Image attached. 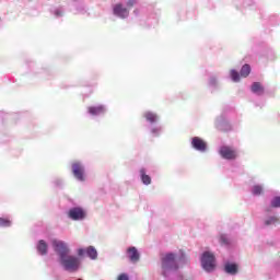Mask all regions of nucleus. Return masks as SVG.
Masks as SVG:
<instances>
[{"label":"nucleus","mask_w":280,"mask_h":280,"mask_svg":"<svg viewBox=\"0 0 280 280\" xmlns=\"http://www.w3.org/2000/svg\"><path fill=\"white\" fill-rule=\"evenodd\" d=\"M163 276L166 277L167 272H175L178 270V264L176 262V256L174 254H166L162 258Z\"/></svg>","instance_id":"obj_2"},{"label":"nucleus","mask_w":280,"mask_h":280,"mask_svg":"<svg viewBox=\"0 0 280 280\" xmlns=\"http://www.w3.org/2000/svg\"><path fill=\"white\" fill-rule=\"evenodd\" d=\"M72 174L77 180L84 183L86 178L84 177V166L80 162L72 163Z\"/></svg>","instance_id":"obj_5"},{"label":"nucleus","mask_w":280,"mask_h":280,"mask_svg":"<svg viewBox=\"0 0 280 280\" xmlns=\"http://www.w3.org/2000/svg\"><path fill=\"white\" fill-rule=\"evenodd\" d=\"M0 226H3V228L12 226V221H10V219L0 218Z\"/></svg>","instance_id":"obj_20"},{"label":"nucleus","mask_w":280,"mask_h":280,"mask_svg":"<svg viewBox=\"0 0 280 280\" xmlns=\"http://www.w3.org/2000/svg\"><path fill=\"white\" fill-rule=\"evenodd\" d=\"M252 192L254 194V196H261V194H264V187H261L260 185H255L252 189Z\"/></svg>","instance_id":"obj_18"},{"label":"nucleus","mask_w":280,"mask_h":280,"mask_svg":"<svg viewBox=\"0 0 280 280\" xmlns=\"http://www.w3.org/2000/svg\"><path fill=\"white\" fill-rule=\"evenodd\" d=\"M118 280H129L128 275H126V273L119 275Z\"/></svg>","instance_id":"obj_25"},{"label":"nucleus","mask_w":280,"mask_h":280,"mask_svg":"<svg viewBox=\"0 0 280 280\" xmlns=\"http://www.w3.org/2000/svg\"><path fill=\"white\" fill-rule=\"evenodd\" d=\"M201 266L206 272L215 270V256L211 252H205L201 257Z\"/></svg>","instance_id":"obj_3"},{"label":"nucleus","mask_w":280,"mask_h":280,"mask_svg":"<svg viewBox=\"0 0 280 280\" xmlns=\"http://www.w3.org/2000/svg\"><path fill=\"white\" fill-rule=\"evenodd\" d=\"M250 75V65L245 63L241 69V78H248Z\"/></svg>","instance_id":"obj_16"},{"label":"nucleus","mask_w":280,"mask_h":280,"mask_svg":"<svg viewBox=\"0 0 280 280\" xmlns=\"http://www.w3.org/2000/svg\"><path fill=\"white\" fill-rule=\"evenodd\" d=\"M84 253H86V255H88V257H90V259H97V249H95V247L89 246L86 249H84V248L78 249L79 257H84Z\"/></svg>","instance_id":"obj_9"},{"label":"nucleus","mask_w":280,"mask_h":280,"mask_svg":"<svg viewBox=\"0 0 280 280\" xmlns=\"http://www.w3.org/2000/svg\"><path fill=\"white\" fill-rule=\"evenodd\" d=\"M113 12L115 16H119V19H128V15L130 14V11H128L121 3L116 4Z\"/></svg>","instance_id":"obj_8"},{"label":"nucleus","mask_w":280,"mask_h":280,"mask_svg":"<svg viewBox=\"0 0 280 280\" xmlns=\"http://www.w3.org/2000/svg\"><path fill=\"white\" fill-rule=\"evenodd\" d=\"M231 78L233 82H240V72L236 70H231Z\"/></svg>","instance_id":"obj_22"},{"label":"nucleus","mask_w":280,"mask_h":280,"mask_svg":"<svg viewBox=\"0 0 280 280\" xmlns=\"http://www.w3.org/2000/svg\"><path fill=\"white\" fill-rule=\"evenodd\" d=\"M77 280H82V279H77Z\"/></svg>","instance_id":"obj_26"},{"label":"nucleus","mask_w":280,"mask_h":280,"mask_svg":"<svg viewBox=\"0 0 280 280\" xmlns=\"http://www.w3.org/2000/svg\"><path fill=\"white\" fill-rule=\"evenodd\" d=\"M144 118L147 119V121H150L151 124H154V121H156L158 119L156 114L152 112L144 113Z\"/></svg>","instance_id":"obj_17"},{"label":"nucleus","mask_w":280,"mask_h":280,"mask_svg":"<svg viewBox=\"0 0 280 280\" xmlns=\"http://www.w3.org/2000/svg\"><path fill=\"white\" fill-rule=\"evenodd\" d=\"M219 154L226 161H233L237 159V151L231 147L223 145L219 150Z\"/></svg>","instance_id":"obj_4"},{"label":"nucleus","mask_w":280,"mask_h":280,"mask_svg":"<svg viewBox=\"0 0 280 280\" xmlns=\"http://www.w3.org/2000/svg\"><path fill=\"white\" fill-rule=\"evenodd\" d=\"M70 220H84L86 218V212L82 208H72L68 212Z\"/></svg>","instance_id":"obj_6"},{"label":"nucleus","mask_w":280,"mask_h":280,"mask_svg":"<svg viewBox=\"0 0 280 280\" xmlns=\"http://www.w3.org/2000/svg\"><path fill=\"white\" fill-rule=\"evenodd\" d=\"M127 255L132 264H137V261H139V259L141 258V255L139 254V250H137V247H129L127 249Z\"/></svg>","instance_id":"obj_10"},{"label":"nucleus","mask_w":280,"mask_h":280,"mask_svg":"<svg viewBox=\"0 0 280 280\" xmlns=\"http://www.w3.org/2000/svg\"><path fill=\"white\" fill-rule=\"evenodd\" d=\"M220 242H221V244L226 245V244H229V238L225 235H221Z\"/></svg>","instance_id":"obj_23"},{"label":"nucleus","mask_w":280,"mask_h":280,"mask_svg":"<svg viewBox=\"0 0 280 280\" xmlns=\"http://www.w3.org/2000/svg\"><path fill=\"white\" fill-rule=\"evenodd\" d=\"M191 145L198 152H207V142L200 137H194L191 139Z\"/></svg>","instance_id":"obj_7"},{"label":"nucleus","mask_w":280,"mask_h":280,"mask_svg":"<svg viewBox=\"0 0 280 280\" xmlns=\"http://www.w3.org/2000/svg\"><path fill=\"white\" fill-rule=\"evenodd\" d=\"M271 208L272 209H279L280 208V197H275L272 200H271Z\"/></svg>","instance_id":"obj_19"},{"label":"nucleus","mask_w":280,"mask_h":280,"mask_svg":"<svg viewBox=\"0 0 280 280\" xmlns=\"http://www.w3.org/2000/svg\"><path fill=\"white\" fill-rule=\"evenodd\" d=\"M252 92L256 93V95H264V86L259 82H254L252 84Z\"/></svg>","instance_id":"obj_12"},{"label":"nucleus","mask_w":280,"mask_h":280,"mask_svg":"<svg viewBox=\"0 0 280 280\" xmlns=\"http://www.w3.org/2000/svg\"><path fill=\"white\" fill-rule=\"evenodd\" d=\"M279 222V218L270 217L268 220L265 221L266 226H270V224H277Z\"/></svg>","instance_id":"obj_21"},{"label":"nucleus","mask_w":280,"mask_h":280,"mask_svg":"<svg viewBox=\"0 0 280 280\" xmlns=\"http://www.w3.org/2000/svg\"><path fill=\"white\" fill-rule=\"evenodd\" d=\"M140 176L143 185H150L152 183L150 175L145 174V168L140 170Z\"/></svg>","instance_id":"obj_14"},{"label":"nucleus","mask_w":280,"mask_h":280,"mask_svg":"<svg viewBox=\"0 0 280 280\" xmlns=\"http://www.w3.org/2000/svg\"><path fill=\"white\" fill-rule=\"evenodd\" d=\"M37 250L39 255H46L47 254V243L43 240L38 242Z\"/></svg>","instance_id":"obj_15"},{"label":"nucleus","mask_w":280,"mask_h":280,"mask_svg":"<svg viewBox=\"0 0 280 280\" xmlns=\"http://www.w3.org/2000/svg\"><path fill=\"white\" fill-rule=\"evenodd\" d=\"M137 5V0H128L127 1V8H133Z\"/></svg>","instance_id":"obj_24"},{"label":"nucleus","mask_w":280,"mask_h":280,"mask_svg":"<svg viewBox=\"0 0 280 280\" xmlns=\"http://www.w3.org/2000/svg\"><path fill=\"white\" fill-rule=\"evenodd\" d=\"M52 248L57 255H59V264H61L63 270L68 272H78L80 270V258L78 256L69 255L71 249L63 241L52 240Z\"/></svg>","instance_id":"obj_1"},{"label":"nucleus","mask_w":280,"mask_h":280,"mask_svg":"<svg viewBox=\"0 0 280 280\" xmlns=\"http://www.w3.org/2000/svg\"><path fill=\"white\" fill-rule=\"evenodd\" d=\"M90 115H102L106 112L104 106L98 105V106H91L88 108Z\"/></svg>","instance_id":"obj_11"},{"label":"nucleus","mask_w":280,"mask_h":280,"mask_svg":"<svg viewBox=\"0 0 280 280\" xmlns=\"http://www.w3.org/2000/svg\"><path fill=\"white\" fill-rule=\"evenodd\" d=\"M224 270L228 275H237V265L228 262L225 264Z\"/></svg>","instance_id":"obj_13"}]
</instances>
